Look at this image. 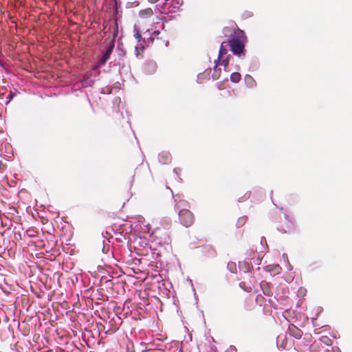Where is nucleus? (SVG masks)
<instances>
[{
    "instance_id": "7",
    "label": "nucleus",
    "mask_w": 352,
    "mask_h": 352,
    "mask_svg": "<svg viewBox=\"0 0 352 352\" xmlns=\"http://www.w3.org/2000/svg\"><path fill=\"white\" fill-rule=\"evenodd\" d=\"M224 43H225V42H223L221 45L219 52V56L217 60V62H219L220 60V59L221 58V57L223 56V54H226V50L224 49V47H223Z\"/></svg>"
},
{
    "instance_id": "16",
    "label": "nucleus",
    "mask_w": 352,
    "mask_h": 352,
    "mask_svg": "<svg viewBox=\"0 0 352 352\" xmlns=\"http://www.w3.org/2000/svg\"><path fill=\"white\" fill-rule=\"evenodd\" d=\"M245 199H248L250 198V192H247L245 195Z\"/></svg>"
},
{
    "instance_id": "13",
    "label": "nucleus",
    "mask_w": 352,
    "mask_h": 352,
    "mask_svg": "<svg viewBox=\"0 0 352 352\" xmlns=\"http://www.w3.org/2000/svg\"><path fill=\"white\" fill-rule=\"evenodd\" d=\"M12 98H13V95L12 94H10L9 95L7 96L6 98L8 99V102H10L11 101Z\"/></svg>"
},
{
    "instance_id": "11",
    "label": "nucleus",
    "mask_w": 352,
    "mask_h": 352,
    "mask_svg": "<svg viewBox=\"0 0 352 352\" xmlns=\"http://www.w3.org/2000/svg\"><path fill=\"white\" fill-rule=\"evenodd\" d=\"M134 36H135V38L138 41H140L142 39V35H141V34H140L139 32H136V33L134 34Z\"/></svg>"
},
{
    "instance_id": "18",
    "label": "nucleus",
    "mask_w": 352,
    "mask_h": 352,
    "mask_svg": "<svg viewBox=\"0 0 352 352\" xmlns=\"http://www.w3.org/2000/svg\"><path fill=\"white\" fill-rule=\"evenodd\" d=\"M264 294L270 295V294L268 292H264Z\"/></svg>"
},
{
    "instance_id": "4",
    "label": "nucleus",
    "mask_w": 352,
    "mask_h": 352,
    "mask_svg": "<svg viewBox=\"0 0 352 352\" xmlns=\"http://www.w3.org/2000/svg\"><path fill=\"white\" fill-rule=\"evenodd\" d=\"M114 48V43H111L109 46L108 47L107 51L105 52L104 54L103 55L102 58L100 60V64L104 65H105L107 60H109L113 50Z\"/></svg>"
},
{
    "instance_id": "15",
    "label": "nucleus",
    "mask_w": 352,
    "mask_h": 352,
    "mask_svg": "<svg viewBox=\"0 0 352 352\" xmlns=\"http://www.w3.org/2000/svg\"><path fill=\"white\" fill-rule=\"evenodd\" d=\"M222 63L223 64L225 67H227L228 66V60H223Z\"/></svg>"
},
{
    "instance_id": "5",
    "label": "nucleus",
    "mask_w": 352,
    "mask_h": 352,
    "mask_svg": "<svg viewBox=\"0 0 352 352\" xmlns=\"http://www.w3.org/2000/svg\"><path fill=\"white\" fill-rule=\"evenodd\" d=\"M241 76L239 72H234L230 75V80L232 82L237 83L241 80Z\"/></svg>"
},
{
    "instance_id": "1",
    "label": "nucleus",
    "mask_w": 352,
    "mask_h": 352,
    "mask_svg": "<svg viewBox=\"0 0 352 352\" xmlns=\"http://www.w3.org/2000/svg\"><path fill=\"white\" fill-rule=\"evenodd\" d=\"M175 208L178 210L179 220L181 224L188 228L192 225L195 217L189 210V204L185 200H179L176 202Z\"/></svg>"
},
{
    "instance_id": "14",
    "label": "nucleus",
    "mask_w": 352,
    "mask_h": 352,
    "mask_svg": "<svg viewBox=\"0 0 352 352\" xmlns=\"http://www.w3.org/2000/svg\"><path fill=\"white\" fill-rule=\"evenodd\" d=\"M161 157L164 160V161H167L169 158L168 155H162Z\"/></svg>"
},
{
    "instance_id": "17",
    "label": "nucleus",
    "mask_w": 352,
    "mask_h": 352,
    "mask_svg": "<svg viewBox=\"0 0 352 352\" xmlns=\"http://www.w3.org/2000/svg\"><path fill=\"white\" fill-rule=\"evenodd\" d=\"M135 49H136V50L138 52V50H139V47H135ZM137 56H138V52L137 53Z\"/></svg>"
},
{
    "instance_id": "3",
    "label": "nucleus",
    "mask_w": 352,
    "mask_h": 352,
    "mask_svg": "<svg viewBox=\"0 0 352 352\" xmlns=\"http://www.w3.org/2000/svg\"><path fill=\"white\" fill-rule=\"evenodd\" d=\"M288 332L291 336L296 339H300L303 334L302 331L293 324L289 325Z\"/></svg>"
},
{
    "instance_id": "10",
    "label": "nucleus",
    "mask_w": 352,
    "mask_h": 352,
    "mask_svg": "<svg viewBox=\"0 0 352 352\" xmlns=\"http://www.w3.org/2000/svg\"><path fill=\"white\" fill-rule=\"evenodd\" d=\"M320 340L324 343V344H326L327 346L329 345V342L330 341L329 338L326 336H322L320 338Z\"/></svg>"
},
{
    "instance_id": "2",
    "label": "nucleus",
    "mask_w": 352,
    "mask_h": 352,
    "mask_svg": "<svg viewBox=\"0 0 352 352\" xmlns=\"http://www.w3.org/2000/svg\"><path fill=\"white\" fill-rule=\"evenodd\" d=\"M246 39L245 32L237 28L234 31V34L232 35V38L229 41L230 50L234 54L240 55L243 53L244 51V42Z\"/></svg>"
},
{
    "instance_id": "8",
    "label": "nucleus",
    "mask_w": 352,
    "mask_h": 352,
    "mask_svg": "<svg viewBox=\"0 0 352 352\" xmlns=\"http://www.w3.org/2000/svg\"><path fill=\"white\" fill-rule=\"evenodd\" d=\"M266 270L267 271H275L276 272L278 273L279 270H280V267L278 265H276L274 266L272 265H267L266 266Z\"/></svg>"
},
{
    "instance_id": "12",
    "label": "nucleus",
    "mask_w": 352,
    "mask_h": 352,
    "mask_svg": "<svg viewBox=\"0 0 352 352\" xmlns=\"http://www.w3.org/2000/svg\"><path fill=\"white\" fill-rule=\"evenodd\" d=\"M289 224H290V226L287 228V230L282 229V231H283V232H289V231H290V230H293V229H294V225H293V223H289Z\"/></svg>"
},
{
    "instance_id": "9",
    "label": "nucleus",
    "mask_w": 352,
    "mask_h": 352,
    "mask_svg": "<svg viewBox=\"0 0 352 352\" xmlns=\"http://www.w3.org/2000/svg\"><path fill=\"white\" fill-rule=\"evenodd\" d=\"M246 221H247L246 217H241L239 218V219L237 221V226H243L246 223Z\"/></svg>"
},
{
    "instance_id": "6",
    "label": "nucleus",
    "mask_w": 352,
    "mask_h": 352,
    "mask_svg": "<svg viewBox=\"0 0 352 352\" xmlns=\"http://www.w3.org/2000/svg\"><path fill=\"white\" fill-rule=\"evenodd\" d=\"M214 62H215L214 72L212 74V78H213V79H218L220 77L221 69H217L219 62H217V60H215Z\"/></svg>"
}]
</instances>
